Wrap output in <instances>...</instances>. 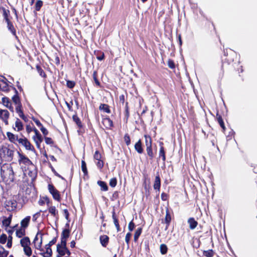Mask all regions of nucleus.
<instances>
[{"label":"nucleus","instance_id":"obj_25","mask_svg":"<svg viewBox=\"0 0 257 257\" xmlns=\"http://www.w3.org/2000/svg\"><path fill=\"white\" fill-rule=\"evenodd\" d=\"M166 150L165 148H160L159 152V156L158 159H161L163 164L165 165L166 161Z\"/></svg>","mask_w":257,"mask_h":257},{"label":"nucleus","instance_id":"obj_11","mask_svg":"<svg viewBox=\"0 0 257 257\" xmlns=\"http://www.w3.org/2000/svg\"><path fill=\"white\" fill-rule=\"evenodd\" d=\"M93 158L95 160L97 161V162H96V165L97 168L99 169L103 168L104 166V161L102 160V155L99 151H95L93 155Z\"/></svg>","mask_w":257,"mask_h":257},{"label":"nucleus","instance_id":"obj_36","mask_svg":"<svg viewBox=\"0 0 257 257\" xmlns=\"http://www.w3.org/2000/svg\"><path fill=\"white\" fill-rule=\"evenodd\" d=\"M94 54L96 55L97 59L99 61H102L105 58L104 53L101 51H95Z\"/></svg>","mask_w":257,"mask_h":257},{"label":"nucleus","instance_id":"obj_6","mask_svg":"<svg viewBox=\"0 0 257 257\" xmlns=\"http://www.w3.org/2000/svg\"><path fill=\"white\" fill-rule=\"evenodd\" d=\"M31 219V216H27L21 221V226L17 229V237L22 238L25 236L26 232V230L28 227Z\"/></svg>","mask_w":257,"mask_h":257},{"label":"nucleus","instance_id":"obj_32","mask_svg":"<svg viewBox=\"0 0 257 257\" xmlns=\"http://www.w3.org/2000/svg\"><path fill=\"white\" fill-rule=\"evenodd\" d=\"M99 109L107 113L111 112L110 107L107 104L101 103L99 106Z\"/></svg>","mask_w":257,"mask_h":257},{"label":"nucleus","instance_id":"obj_28","mask_svg":"<svg viewBox=\"0 0 257 257\" xmlns=\"http://www.w3.org/2000/svg\"><path fill=\"white\" fill-rule=\"evenodd\" d=\"M216 119L218 123L219 124L220 127L222 128L223 132H224L225 130V124L222 116L218 112H217L216 113Z\"/></svg>","mask_w":257,"mask_h":257},{"label":"nucleus","instance_id":"obj_47","mask_svg":"<svg viewBox=\"0 0 257 257\" xmlns=\"http://www.w3.org/2000/svg\"><path fill=\"white\" fill-rule=\"evenodd\" d=\"M76 85V83L74 81L72 80H67L66 81V86L68 88L72 89Z\"/></svg>","mask_w":257,"mask_h":257},{"label":"nucleus","instance_id":"obj_63","mask_svg":"<svg viewBox=\"0 0 257 257\" xmlns=\"http://www.w3.org/2000/svg\"><path fill=\"white\" fill-rule=\"evenodd\" d=\"M210 142H211V143L212 144V146L213 147H215L216 146V148L217 149H218V146H217V145L216 144V143H217V140H216V139L215 138L213 137V139L211 140Z\"/></svg>","mask_w":257,"mask_h":257},{"label":"nucleus","instance_id":"obj_12","mask_svg":"<svg viewBox=\"0 0 257 257\" xmlns=\"http://www.w3.org/2000/svg\"><path fill=\"white\" fill-rule=\"evenodd\" d=\"M33 131L35 135L33 137V139L35 142L37 148L40 149V144L43 142V139L42 135L36 128L34 127Z\"/></svg>","mask_w":257,"mask_h":257},{"label":"nucleus","instance_id":"obj_15","mask_svg":"<svg viewBox=\"0 0 257 257\" xmlns=\"http://www.w3.org/2000/svg\"><path fill=\"white\" fill-rule=\"evenodd\" d=\"M68 249L67 247V243H59L57 244L56 251L58 255L63 256L65 255V249Z\"/></svg>","mask_w":257,"mask_h":257},{"label":"nucleus","instance_id":"obj_53","mask_svg":"<svg viewBox=\"0 0 257 257\" xmlns=\"http://www.w3.org/2000/svg\"><path fill=\"white\" fill-rule=\"evenodd\" d=\"M23 129V124L21 120L17 118V131H21Z\"/></svg>","mask_w":257,"mask_h":257},{"label":"nucleus","instance_id":"obj_55","mask_svg":"<svg viewBox=\"0 0 257 257\" xmlns=\"http://www.w3.org/2000/svg\"><path fill=\"white\" fill-rule=\"evenodd\" d=\"M32 119L35 122V123H36V124L40 127V128L42 127V126H43L42 123L40 122V121L36 118H35V117H33L32 118Z\"/></svg>","mask_w":257,"mask_h":257},{"label":"nucleus","instance_id":"obj_50","mask_svg":"<svg viewBox=\"0 0 257 257\" xmlns=\"http://www.w3.org/2000/svg\"><path fill=\"white\" fill-rule=\"evenodd\" d=\"M167 64L170 68L172 69L175 68V64L174 63V61L172 59H169L168 60Z\"/></svg>","mask_w":257,"mask_h":257},{"label":"nucleus","instance_id":"obj_37","mask_svg":"<svg viewBox=\"0 0 257 257\" xmlns=\"http://www.w3.org/2000/svg\"><path fill=\"white\" fill-rule=\"evenodd\" d=\"M215 251L212 249L203 250V255L205 257H213Z\"/></svg>","mask_w":257,"mask_h":257},{"label":"nucleus","instance_id":"obj_30","mask_svg":"<svg viewBox=\"0 0 257 257\" xmlns=\"http://www.w3.org/2000/svg\"><path fill=\"white\" fill-rule=\"evenodd\" d=\"M22 107V106L20 102V98L17 94V113H18L20 117H21L24 115Z\"/></svg>","mask_w":257,"mask_h":257},{"label":"nucleus","instance_id":"obj_5","mask_svg":"<svg viewBox=\"0 0 257 257\" xmlns=\"http://www.w3.org/2000/svg\"><path fill=\"white\" fill-rule=\"evenodd\" d=\"M145 146L146 147V157L150 161H153L155 157L156 153L153 149V140L149 135H145Z\"/></svg>","mask_w":257,"mask_h":257},{"label":"nucleus","instance_id":"obj_39","mask_svg":"<svg viewBox=\"0 0 257 257\" xmlns=\"http://www.w3.org/2000/svg\"><path fill=\"white\" fill-rule=\"evenodd\" d=\"M160 250L162 254H165L168 252V248L166 244L162 243L160 246Z\"/></svg>","mask_w":257,"mask_h":257},{"label":"nucleus","instance_id":"obj_1","mask_svg":"<svg viewBox=\"0 0 257 257\" xmlns=\"http://www.w3.org/2000/svg\"><path fill=\"white\" fill-rule=\"evenodd\" d=\"M237 58V55L234 51L230 49L224 50L220 66V73L222 75H223L225 71H230L234 68L235 65L236 64Z\"/></svg>","mask_w":257,"mask_h":257},{"label":"nucleus","instance_id":"obj_3","mask_svg":"<svg viewBox=\"0 0 257 257\" xmlns=\"http://www.w3.org/2000/svg\"><path fill=\"white\" fill-rule=\"evenodd\" d=\"M31 193V188L27 187L25 190L23 189L22 190L19 191V193L17 194V207H20L22 208L28 201L29 199L30 198Z\"/></svg>","mask_w":257,"mask_h":257},{"label":"nucleus","instance_id":"obj_21","mask_svg":"<svg viewBox=\"0 0 257 257\" xmlns=\"http://www.w3.org/2000/svg\"><path fill=\"white\" fill-rule=\"evenodd\" d=\"M112 218L113 219V223L116 227L117 232L120 231V227L119 223L118 217L117 216L114 209H113L112 211Z\"/></svg>","mask_w":257,"mask_h":257},{"label":"nucleus","instance_id":"obj_34","mask_svg":"<svg viewBox=\"0 0 257 257\" xmlns=\"http://www.w3.org/2000/svg\"><path fill=\"white\" fill-rule=\"evenodd\" d=\"M143 231V228L142 227H139L136 230L134 236V239L135 242H137L138 240V239L141 235V233Z\"/></svg>","mask_w":257,"mask_h":257},{"label":"nucleus","instance_id":"obj_10","mask_svg":"<svg viewBox=\"0 0 257 257\" xmlns=\"http://www.w3.org/2000/svg\"><path fill=\"white\" fill-rule=\"evenodd\" d=\"M11 219L12 216L10 215L8 218L3 217L2 220L3 225L6 227V229L9 234L12 233V232H13L16 229V226H14L12 228L9 227V225L11 222Z\"/></svg>","mask_w":257,"mask_h":257},{"label":"nucleus","instance_id":"obj_27","mask_svg":"<svg viewBox=\"0 0 257 257\" xmlns=\"http://www.w3.org/2000/svg\"><path fill=\"white\" fill-rule=\"evenodd\" d=\"M100 242L103 247H106L109 242V237L106 235H100L99 237Z\"/></svg>","mask_w":257,"mask_h":257},{"label":"nucleus","instance_id":"obj_51","mask_svg":"<svg viewBox=\"0 0 257 257\" xmlns=\"http://www.w3.org/2000/svg\"><path fill=\"white\" fill-rule=\"evenodd\" d=\"M45 141L46 144L50 145H53L54 143V141L52 140V139L51 138L45 137H44Z\"/></svg>","mask_w":257,"mask_h":257},{"label":"nucleus","instance_id":"obj_16","mask_svg":"<svg viewBox=\"0 0 257 257\" xmlns=\"http://www.w3.org/2000/svg\"><path fill=\"white\" fill-rule=\"evenodd\" d=\"M70 234V230L69 228L64 229L61 234V243H67V239Z\"/></svg>","mask_w":257,"mask_h":257},{"label":"nucleus","instance_id":"obj_35","mask_svg":"<svg viewBox=\"0 0 257 257\" xmlns=\"http://www.w3.org/2000/svg\"><path fill=\"white\" fill-rule=\"evenodd\" d=\"M97 184L100 187L101 191H106L108 190V187L105 182L103 181H98Z\"/></svg>","mask_w":257,"mask_h":257},{"label":"nucleus","instance_id":"obj_14","mask_svg":"<svg viewBox=\"0 0 257 257\" xmlns=\"http://www.w3.org/2000/svg\"><path fill=\"white\" fill-rule=\"evenodd\" d=\"M102 123L105 128L108 130H112L114 126L113 121L108 116L102 117Z\"/></svg>","mask_w":257,"mask_h":257},{"label":"nucleus","instance_id":"obj_23","mask_svg":"<svg viewBox=\"0 0 257 257\" xmlns=\"http://www.w3.org/2000/svg\"><path fill=\"white\" fill-rule=\"evenodd\" d=\"M36 69L39 74V75L43 78L44 81H46L47 78V75L41 66L40 64H37L36 65Z\"/></svg>","mask_w":257,"mask_h":257},{"label":"nucleus","instance_id":"obj_8","mask_svg":"<svg viewBox=\"0 0 257 257\" xmlns=\"http://www.w3.org/2000/svg\"><path fill=\"white\" fill-rule=\"evenodd\" d=\"M20 244L23 247L25 254L30 256L32 253V249L30 246L31 244L30 239L28 236H24L20 240Z\"/></svg>","mask_w":257,"mask_h":257},{"label":"nucleus","instance_id":"obj_49","mask_svg":"<svg viewBox=\"0 0 257 257\" xmlns=\"http://www.w3.org/2000/svg\"><path fill=\"white\" fill-rule=\"evenodd\" d=\"M119 198V192L117 191H115L113 192L112 195V196L110 198V200L111 201H114L118 199Z\"/></svg>","mask_w":257,"mask_h":257},{"label":"nucleus","instance_id":"obj_24","mask_svg":"<svg viewBox=\"0 0 257 257\" xmlns=\"http://www.w3.org/2000/svg\"><path fill=\"white\" fill-rule=\"evenodd\" d=\"M189 228L191 230L194 229L198 225V222L195 220L194 217H190L187 220Z\"/></svg>","mask_w":257,"mask_h":257},{"label":"nucleus","instance_id":"obj_29","mask_svg":"<svg viewBox=\"0 0 257 257\" xmlns=\"http://www.w3.org/2000/svg\"><path fill=\"white\" fill-rule=\"evenodd\" d=\"M48 210L49 212L54 217L57 219L58 218V212L57 210L56 207L54 206H51L48 207Z\"/></svg>","mask_w":257,"mask_h":257},{"label":"nucleus","instance_id":"obj_42","mask_svg":"<svg viewBox=\"0 0 257 257\" xmlns=\"http://www.w3.org/2000/svg\"><path fill=\"white\" fill-rule=\"evenodd\" d=\"M7 136L9 140L13 143H15L16 138L15 135L10 132L7 133Z\"/></svg>","mask_w":257,"mask_h":257},{"label":"nucleus","instance_id":"obj_57","mask_svg":"<svg viewBox=\"0 0 257 257\" xmlns=\"http://www.w3.org/2000/svg\"><path fill=\"white\" fill-rule=\"evenodd\" d=\"M7 239V235L5 234H2L0 236V242L1 243H5Z\"/></svg>","mask_w":257,"mask_h":257},{"label":"nucleus","instance_id":"obj_56","mask_svg":"<svg viewBox=\"0 0 257 257\" xmlns=\"http://www.w3.org/2000/svg\"><path fill=\"white\" fill-rule=\"evenodd\" d=\"M161 197L163 201H167L169 199V195L165 192L162 193Z\"/></svg>","mask_w":257,"mask_h":257},{"label":"nucleus","instance_id":"obj_46","mask_svg":"<svg viewBox=\"0 0 257 257\" xmlns=\"http://www.w3.org/2000/svg\"><path fill=\"white\" fill-rule=\"evenodd\" d=\"M8 254V251L0 245V257H7Z\"/></svg>","mask_w":257,"mask_h":257},{"label":"nucleus","instance_id":"obj_13","mask_svg":"<svg viewBox=\"0 0 257 257\" xmlns=\"http://www.w3.org/2000/svg\"><path fill=\"white\" fill-rule=\"evenodd\" d=\"M17 141L19 143L23 146L26 150L34 151H35V148L34 146L31 144L30 141L26 138H24V139H19L17 138Z\"/></svg>","mask_w":257,"mask_h":257},{"label":"nucleus","instance_id":"obj_43","mask_svg":"<svg viewBox=\"0 0 257 257\" xmlns=\"http://www.w3.org/2000/svg\"><path fill=\"white\" fill-rule=\"evenodd\" d=\"M123 140H124V141L125 142V143L127 146H128L130 145V144L131 143V138H130L128 134H127V133L125 134V135L123 137Z\"/></svg>","mask_w":257,"mask_h":257},{"label":"nucleus","instance_id":"obj_48","mask_svg":"<svg viewBox=\"0 0 257 257\" xmlns=\"http://www.w3.org/2000/svg\"><path fill=\"white\" fill-rule=\"evenodd\" d=\"M117 182V179L115 177H114V178H111L109 180V184L110 187L113 188L116 186Z\"/></svg>","mask_w":257,"mask_h":257},{"label":"nucleus","instance_id":"obj_64","mask_svg":"<svg viewBox=\"0 0 257 257\" xmlns=\"http://www.w3.org/2000/svg\"><path fill=\"white\" fill-rule=\"evenodd\" d=\"M40 254L42 255L43 257H51L52 255V252H48L47 253V251L45 252H41Z\"/></svg>","mask_w":257,"mask_h":257},{"label":"nucleus","instance_id":"obj_26","mask_svg":"<svg viewBox=\"0 0 257 257\" xmlns=\"http://www.w3.org/2000/svg\"><path fill=\"white\" fill-rule=\"evenodd\" d=\"M171 216L168 209L166 210V215L165 217V223L166 224V230L170 226L171 221Z\"/></svg>","mask_w":257,"mask_h":257},{"label":"nucleus","instance_id":"obj_22","mask_svg":"<svg viewBox=\"0 0 257 257\" xmlns=\"http://www.w3.org/2000/svg\"><path fill=\"white\" fill-rule=\"evenodd\" d=\"M136 151L139 154L144 153L143 145L141 139L139 140L134 146Z\"/></svg>","mask_w":257,"mask_h":257},{"label":"nucleus","instance_id":"obj_44","mask_svg":"<svg viewBox=\"0 0 257 257\" xmlns=\"http://www.w3.org/2000/svg\"><path fill=\"white\" fill-rule=\"evenodd\" d=\"M6 21L7 22L8 28L12 32V33L15 35V31L13 25L11 23L8 18H6Z\"/></svg>","mask_w":257,"mask_h":257},{"label":"nucleus","instance_id":"obj_41","mask_svg":"<svg viewBox=\"0 0 257 257\" xmlns=\"http://www.w3.org/2000/svg\"><path fill=\"white\" fill-rule=\"evenodd\" d=\"M43 2L41 0H38L36 2L35 5V10L36 11H40L42 7L43 6Z\"/></svg>","mask_w":257,"mask_h":257},{"label":"nucleus","instance_id":"obj_54","mask_svg":"<svg viewBox=\"0 0 257 257\" xmlns=\"http://www.w3.org/2000/svg\"><path fill=\"white\" fill-rule=\"evenodd\" d=\"M131 236H132V233L130 232H127L126 234V235L125 237V241L128 245H129Z\"/></svg>","mask_w":257,"mask_h":257},{"label":"nucleus","instance_id":"obj_45","mask_svg":"<svg viewBox=\"0 0 257 257\" xmlns=\"http://www.w3.org/2000/svg\"><path fill=\"white\" fill-rule=\"evenodd\" d=\"M7 204V209L10 211H14L16 209V204L12 202H8Z\"/></svg>","mask_w":257,"mask_h":257},{"label":"nucleus","instance_id":"obj_38","mask_svg":"<svg viewBox=\"0 0 257 257\" xmlns=\"http://www.w3.org/2000/svg\"><path fill=\"white\" fill-rule=\"evenodd\" d=\"M0 89L4 91L9 90L8 84L3 80H0Z\"/></svg>","mask_w":257,"mask_h":257},{"label":"nucleus","instance_id":"obj_40","mask_svg":"<svg viewBox=\"0 0 257 257\" xmlns=\"http://www.w3.org/2000/svg\"><path fill=\"white\" fill-rule=\"evenodd\" d=\"M81 169L84 174V175H88V171L87 169L86 164L84 160L81 161Z\"/></svg>","mask_w":257,"mask_h":257},{"label":"nucleus","instance_id":"obj_61","mask_svg":"<svg viewBox=\"0 0 257 257\" xmlns=\"http://www.w3.org/2000/svg\"><path fill=\"white\" fill-rule=\"evenodd\" d=\"M63 214L65 216V218L69 221V213L67 209H65L63 211Z\"/></svg>","mask_w":257,"mask_h":257},{"label":"nucleus","instance_id":"obj_62","mask_svg":"<svg viewBox=\"0 0 257 257\" xmlns=\"http://www.w3.org/2000/svg\"><path fill=\"white\" fill-rule=\"evenodd\" d=\"M54 56H55V63L57 66H58L60 63L59 57L58 56V55H57V53H55Z\"/></svg>","mask_w":257,"mask_h":257},{"label":"nucleus","instance_id":"obj_60","mask_svg":"<svg viewBox=\"0 0 257 257\" xmlns=\"http://www.w3.org/2000/svg\"><path fill=\"white\" fill-rule=\"evenodd\" d=\"M40 130L41 131L42 133H43V135L44 136V137H46V136H47L48 135V133H49L48 131L44 126H42L40 128Z\"/></svg>","mask_w":257,"mask_h":257},{"label":"nucleus","instance_id":"obj_18","mask_svg":"<svg viewBox=\"0 0 257 257\" xmlns=\"http://www.w3.org/2000/svg\"><path fill=\"white\" fill-rule=\"evenodd\" d=\"M161 186V180L159 172L156 174L153 184V188L158 192H160Z\"/></svg>","mask_w":257,"mask_h":257},{"label":"nucleus","instance_id":"obj_33","mask_svg":"<svg viewBox=\"0 0 257 257\" xmlns=\"http://www.w3.org/2000/svg\"><path fill=\"white\" fill-rule=\"evenodd\" d=\"M92 78L95 82V85L97 87H100L101 83L98 79V73L96 70H94L93 72Z\"/></svg>","mask_w":257,"mask_h":257},{"label":"nucleus","instance_id":"obj_7","mask_svg":"<svg viewBox=\"0 0 257 257\" xmlns=\"http://www.w3.org/2000/svg\"><path fill=\"white\" fill-rule=\"evenodd\" d=\"M17 153L19 156V164L21 166V168L22 171L24 172V174H26L27 173V171L28 169L29 166L32 164L31 161L25 155L20 153L19 152L17 151Z\"/></svg>","mask_w":257,"mask_h":257},{"label":"nucleus","instance_id":"obj_31","mask_svg":"<svg viewBox=\"0 0 257 257\" xmlns=\"http://www.w3.org/2000/svg\"><path fill=\"white\" fill-rule=\"evenodd\" d=\"M2 103L4 106L9 108L12 112L14 111L13 107L12 106L11 103L9 101V99L7 97H3L2 98Z\"/></svg>","mask_w":257,"mask_h":257},{"label":"nucleus","instance_id":"obj_59","mask_svg":"<svg viewBox=\"0 0 257 257\" xmlns=\"http://www.w3.org/2000/svg\"><path fill=\"white\" fill-rule=\"evenodd\" d=\"M119 101L122 105L125 103V98L124 94H121L119 96Z\"/></svg>","mask_w":257,"mask_h":257},{"label":"nucleus","instance_id":"obj_20","mask_svg":"<svg viewBox=\"0 0 257 257\" xmlns=\"http://www.w3.org/2000/svg\"><path fill=\"white\" fill-rule=\"evenodd\" d=\"M124 118L123 120L125 123H127L128 122V118L130 117V107L128 105V102L126 101L125 103V106L123 111Z\"/></svg>","mask_w":257,"mask_h":257},{"label":"nucleus","instance_id":"obj_4","mask_svg":"<svg viewBox=\"0 0 257 257\" xmlns=\"http://www.w3.org/2000/svg\"><path fill=\"white\" fill-rule=\"evenodd\" d=\"M14 153V149L8 145H4L0 147V159L5 161L12 160Z\"/></svg>","mask_w":257,"mask_h":257},{"label":"nucleus","instance_id":"obj_17","mask_svg":"<svg viewBox=\"0 0 257 257\" xmlns=\"http://www.w3.org/2000/svg\"><path fill=\"white\" fill-rule=\"evenodd\" d=\"M9 115V112L7 110L0 108V119H1L6 125L8 124Z\"/></svg>","mask_w":257,"mask_h":257},{"label":"nucleus","instance_id":"obj_58","mask_svg":"<svg viewBox=\"0 0 257 257\" xmlns=\"http://www.w3.org/2000/svg\"><path fill=\"white\" fill-rule=\"evenodd\" d=\"M58 238V235H57L56 237H54L48 243V246H52L53 244H55L57 242Z\"/></svg>","mask_w":257,"mask_h":257},{"label":"nucleus","instance_id":"obj_19","mask_svg":"<svg viewBox=\"0 0 257 257\" xmlns=\"http://www.w3.org/2000/svg\"><path fill=\"white\" fill-rule=\"evenodd\" d=\"M72 119L77 125L78 128L79 129V130L77 131L78 133H80V132L83 133L84 131H81V129L83 127V125L78 116L77 114H74L72 116Z\"/></svg>","mask_w":257,"mask_h":257},{"label":"nucleus","instance_id":"obj_52","mask_svg":"<svg viewBox=\"0 0 257 257\" xmlns=\"http://www.w3.org/2000/svg\"><path fill=\"white\" fill-rule=\"evenodd\" d=\"M135 226H136V225H135V223L133 221V220H132L131 221H130L129 222L128 225V229L129 231H130V232L134 229Z\"/></svg>","mask_w":257,"mask_h":257},{"label":"nucleus","instance_id":"obj_9","mask_svg":"<svg viewBox=\"0 0 257 257\" xmlns=\"http://www.w3.org/2000/svg\"><path fill=\"white\" fill-rule=\"evenodd\" d=\"M48 189L49 193L52 195L53 198L58 201L60 202L61 196L59 191L55 187L53 184H49Z\"/></svg>","mask_w":257,"mask_h":257},{"label":"nucleus","instance_id":"obj_2","mask_svg":"<svg viewBox=\"0 0 257 257\" xmlns=\"http://www.w3.org/2000/svg\"><path fill=\"white\" fill-rule=\"evenodd\" d=\"M203 32L206 37L210 40L219 38L216 34V29L213 22L207 21L203 28Z\"/></svg>","mask_w":257,"mask_h":257}]
</instances>
